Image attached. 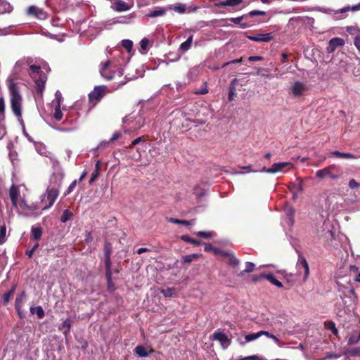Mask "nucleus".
I'll list each match as a JSON object with an SVG mask.
<instances>
[{
    "label": "nucleus",
    "mask_w": 360,
    "mask_h": 360,
    "mask_svg": "<svg viewBox=\"0 0 360 360\" xmlns=\"http://www.w3.org/2000/svg\"><path fill=\"white\" fill-rule=\"evenodd\" d=\"M7 85L10 96V104L11 110L16 117H22V108L23 98L20 94V82L14 81L13 79H7Z\"/></svg>",
    "instance_id": "f257e3e1"
},
{
    "label": "nucleus",
    "mask_w": 360,
    "mask_h": 360,
    "mask_svg": "<svg viewBox=\"0 0 360 360\" xmlns=\"http://www.w3.org/2000/svg\"><path fill=\"white\" fill-rule=\"evenodd\" d=\"M64 174L62 173H55L52 176L51 181L54 180L56 181V186L52 188H48L46 193L41 197L42 203H45V205L42 207V210H47L53 206L56 200L59 195V188L62 185V180Z\"/></svg>",
    "instance_id": "f03ea898"
},
{
    "label": "nucleus",
    "mask_w": 360,
    "mask_h": 360,
    "mask_svg": "<svg viewBox=\"0 0 360 360\" xmlns=\"http://www.w3.org/2000/svg\"><path fill=\"white\" fill-rule=\"evenodd\" d=\"M100 74L106 80H112L122 77L123 69L113 60H108L101 64Z\"/></svg>",
    "instance_id": "7ed1b4c3"
},
{
    "label": "nucleus",
    "mask_w": 360,
    "mask_h": 360,
    "mask_svg": "<svg viewBox=\"0 0 360 360\" xmlns=\"http://www.w3.org/2000/svg\"><path fill=\"white\" fill-rule=\"evenodd\" d=\"M29 75L34 79L37 93L41 95L45 89L47 77L41 70L39 65H30L28 70Z\"/></svg>",
    "instance_id": "20e7f679"
},
{
    "label": "nucleus",
    "mask_w": 360,
    "mask_h": 360,
    "mask_svg": "<svg viewBox=\"0 0 360 360\" xmlns=\"http://www.w3.org/2000/svg\"><path fill=\"white\" fill-rule=\"evenodd\" d=\"M316 177L320 180H322L326 177H329L330 179L335 180L340 178L341 174L338 172V169L335 165H332L316 171Z\"/></svg>",
    "instance_id": "39448f33"
},
{
    "label": "nucleus",
    "mask_w": 360,
    "mask_h": 360,
    "mask_svg": "<svg viewBox=\"0 0 360 360\" xmlns=\"http://www.w3.org/2000/svg\"><path fill=\"white\" fill-rule=\"evenodd\" d=\"M109 92L108 89L105 85L96 86L94 90L91 91L89 95V101L91 103L96 104L98 103Z\"/></svg>",
    "instance_id": "423d86ee"
},
{
    "label": "nucleus",
    "mask_w": 360,
    "mask_h": 360,
    "mask_svg": "<svg viewBox=\"0 0 360 360\" xmlns=\"http://www.w3.org/2000/svg\"><path fill=\"white\" fill-rule=\"evenodd\" d=\"M212 340H217L219 342L221 347L226 349L231 344V340L220 330H216L210 338Z\"/></svg>",
    "instance_id": "0eeeda50"
},
{
    "label": "nucleus",
    "mask_w": 360,
    "mask_h": 360,
    "mask_svg": "<svg viewBox=\"0 0 360 360\" xmlns=\"http://www.w3.org/2000/svg\"><path fill=\"white\" fill-rule=\"evenodd\" d=\"M291 165L292 164L288 162L274 163L270 168L263 167L262 169L259 170V172H265L269 174H274L276 172H282L286 167H291Z\"/></svg>",
    "instance_id": "6e6552de"
},
{
    "label": "nucleus",
    "mask_w": 360,
    "mask_h": 360,
    "mask_svg": "<svg viewBox=\"0 0 360 360\" xmlns=\"http://www.w3.org/2000/svg\"><path fill=\"white\" fill-rule=\"evenodd\" d=\"M247 37L254 41L257 42H269L274 39V36L272 33H266V34H257L256 35H248Z\"/></svg>",
    "instance_id": "1a4fd4ad"
},
{
    "label": "nucleus",
    "mask_w": 360,
    "mask_h": 360,
    "mask_svg": "<svg viewBox=\"0 0 360 360\" xmlns=\"http://www.w3.org/2000/svg\"><path fill=\"white\" fill-rule=\"evenodd\" d=\"M344 44L345 41L343 39L339 37L333 38L328 42V45L326 48L327 53H332L338 47L342 46Z\"/></svg>",
    "instance_id": "9d476101"
},
{
    "label": "nucleus",
    "mask_w": 360,
    "mask_h": 360,
    "mask_svg": "<svg viewBox=\"0 0 360 360\" xmlns=\"http://www.w3.org/2000/svg\"><path fill=\"white\" fill-rule=\"evenodd\" d=\"M26 13L27 15L34 16L38 19H43L45 18V13L42 9L37 8L36 6H30L27 8Z\"/></svg>",
    "instance_id": "9b49d317"
},
{
    "label": "nucleus",
    "mask_w": 360,
    "mask_h": 360,
    "mask_svg": "<svg viewBox=\"0 0 360 360\" xmlns=\"http://www.w3.org/2000/svg\"><path fill=\"white\" fill-rule=\"evenodd\" d=\"M9 195L12 205L14 207H17L18 199L20 196L19 188L16 186H11L9 189Z\"/></svg>",
    "instance_id": "f8f14e48"
},
{
    "label": "nucleus",
    "mask_w": 360,
    "mask_h": 360,
    "mask_svg": "<svg viewBox=\"0 0 360 360\" xmlns=\"http://www.w3.org/2000/svg\"><path fill=\"white\" fill-rule=\"evenodd\" d=\"M131 6L123 0H115L113 3V9L117 12H123L129 11Z\"/></svg>",
    "instance_id": "ddd939ff"
},
{
    "label": "nucleus",
    "mask_w": 360,
    "mask_h": 360,
    "mask_svg": "<svg viewBox=\"0 0 360 360\" xmlns=\"http://www.w3.org/2000/svg\"><path fill=\"white\" fill-rule=\"evenodd\" d=\"M307 91L306 85L300 82H295L292 86V91L295 96H300Z\"/></svg>",
    "instance_id": "4468645a"
},
{
    "label": "nucleus",
    "mask_w": 360,
    "mask_h": 360,
    "mask_svg": "<svg viewBox=\"0 0 360 360\" xmlns=\"http://www.w3.org/2000/svg\"><path fill=\"white\" fill-rule=\"evenodd\" d=\"M243 0H224L215 4L217 7L231 6L234 7L240 5Z\"/></svg>",
    "instance_id": "2eb2a0df"
},
{
    "label": "nucleus",
    "mask_w": 360,
    "mask_h": 360,
    "mask_svg": "<svg viewBox=\"0 0 360 360\" xmlns=\"http://www.w3.org/2000/svg\"><path fill=\"white\" fill-rule=\"evenodd\" d=\"M298 266H302L304 270V281H306L309 275V267L306 259L304 257H300L298 259Z\"/></svg>",
    "instance_id": "dca6fc26"
},
{
    "label": "nucleus",
    "mask_w": 360,
    "mask_h": 360,
    "mask_svg": "<svg viewBox=\"0 0 360 360\" xmlns=\"http://www.w3.org/2000/svg\"><path fill=\"white\" fill-rule=\"evenodd\" d=\"M43 231L40 226H32L31 229V238L35 241H39L42 236Z\"/></svg>",
    "instance_id": "f3484780"
},
{
    "label": "nucleus",
    "mask_w": 360,
    "mask_h": 360,
    "mask_svg": "<svg viewBox=\"0 0 360 360\" xmlns=\"http://www.w3.org/2000/svg\"><path fill=\"white\" fill-rule=\"evenodd\" d=\"M220 255L229 257V264L231 266H236L239 264V260L232 253L221 251Z\"/></svg>",
    "instance_id": "a211bd4d"
},
{
    "label": "nucleus",
    "mask_w": 360,
    "mask_h": 360,
    "mask_svg": "<svg viewBox=\"0 0 360 360\" xmlns=\"http://www.w3.org/2000/svg\"><path fill=\"white\" fill-rule=\"evenodd\" d=\"M331 155L338 158H346V159H356L357 158L350 153H341L338 150H334L331 153Z\"/></svg>",
    "instance_id": "6ab92c4d"
},
{
    "label": "nucleus",
    "mask_w": 360,
    "mask_h": 360,
    "mask_svg": "<svg viewBox=\"0 0 360 360\" xmlns=\"http://www.w3.org/2000/svg\"><path fill=\"white\" fill-rule=\"evenodd\" d=\"M193 36L190 35L184 42L181 44L179 49L181 51H182L183 52L187 51L188 49H190V48L191 47L192 42H193Z\"/></svg>",
    "instance_id": "aec40b11"
},
{
    "label": "nucleus",
    "mask_w": 360,
    "mask_h": 360,
    "mask_svg": "<svg viewBox=\"0 0 360 360\" xmlns=\"http://www.w3.org/2000/svg\"><path fill=\"white\" fill-rule=\"evenodd\" d=\"M30 310L32 314H36L38 319H42L45 316L44 311L42 307H41V306L31 307Z\"/></svg>",
    "instance_id": "412c9836"
},
{
    "label": "nucleus",
    "mask_w": 360,
    "mask_h": 360,
    "mask_svg": "<svg viewBox=\"0 0 360 360\" xmlns=\"http://www.w3.org/2000/svg\"><path fill=\"white\" fill-rule=\"evenodd\" d=\"M73 213L69 209H66L63 211L61 217L60 221L63 223H65L68 221H70L73 219Z\"/></svg>",
    "instance_id": "4be33fe9"
},
{
    "label": "nucleus",
    "mask_w": 360,
    "mask_h": 360,
    "mask_svg": "<svg viewBox=\"0 0 360 360\" xmlns=\"http://www.w3.org/2000/svg\"><path fill=\"white\" fill-rule=\"evenodd\" d=\"M244 17H245V15L239 16L237 18H231L229 19V20L235 24H238L240 25V27H241V28H246V27H250V24L248 22H242L241 23V21L243 20Z\"/></svg>",
    "instance_id": "5701e85b"
},
{
    "label": "nucleus",
    "mask_w": 360,
    "mask_h": 360,
    "mask_svg": "<svg viewBox=\"0 0 360 360\" xmlns=\"http://www.w3.org/2000/svg\"><path fill=\"white\" fill-rule=\"evenodd\" d=\"M181 240L184 241V242L191 243V244H192L193 245H195V246H198V245H202L203 243L202 241L195 240L194 238H191L188 235H182L181 236Z\"/></svg>",
    "instance_id": "b1692460"
},
{
    "label": "nucleus",
    "mask_w": 360,
    "mask_h": 360,
    "mask_svg": "<svg viewBox=\"0 0 360 360\" xmlns=\"http://www.w3.org/2000/svg\"><path fill=\"white\" fill-rule=\"evenodd\" d=\"M134 352L140 357H146L149 354L146 348L143 345L136 346L134 349Z\"/></svg>",
    "instance_id": "393cba45"
},
{
    "label": "nucleus",
    "mask_w": 360,
    "mask_h": 360,
    "mask_svg": "<svg viewBox=\"0 0 360 360\" xmlns=\"http://www.w3.org/2000/svg\"><path fill=\"white\" fill-rule=\"evenodd\" d=\"M236 82V79H234L231 84H230V86H229V101H231L233 100V98L234 96H236V87H235V82Z\"/></svg>",
    "instance_id": "a878e982"
},
{
    "label": "nucleus",
    "mask_w": 360,
    "mask_h": 360,
    "mask_svg": "<svg viewBox=\"0 0 360 360\" xmlns=\"http://www.w3.org/2000/svg\"><path fill=\"white\" fill-rule=\"evenodd\" d=\"M200 256H201V255L195 254V253H193V254H191V255H186V256H183L182 257V262L184 263H190V262H193L195 259H198V258H200Z\"/></svg>",
    "instance_id": "bb28decb"
},
{
    "label": "nucleus",
    "mask_w": 360,
    "mask_h": 360,
    "mask_svg": "<svg viewBox=\"0 0 360 360\" xmlns=\"http://www.w3.org/2000/svg\"><path fill=\"white\" fill-rule=\"evenodd\" d=\"M107 279V289L109 292H113L115 290V284L112 281V274L105 275Z\"/></svg>",
    "instance_id": "cd10ccee"
},
{
    "label": "nucleus",
    "mask_w": 360,
    "mask_h": 360,
    "mask_svg": "<svg viewBox=\"0 0 360 360\" xmlns=\"http://www.w3.org/2000/svg\"><path fill=\"white\" fill-rule=\"evenodd\" d=\"M359 9H360V3L357 5L353 6L344 7V8H341L340 10L336 11V13H346L349 11H356Z\"/></svg>",
    "instance_id": "c85d7f7f"
},
{
    "label": "nucleus",
    "mask_w": 360,
    "mask_h": 360,
    "mask_svg": "<svg viewBox=\"0 0 360 360\" xmlns=\"http://www.w3.org/2000/svg\"><path fill=\"white\" fill-rule=\"evenodd\" d=\"M326 328L330 330L332 332V333L335 335H337L338 333V330L335 326V323L332 321H330L328 322H326Z\"/></svg>",
    "instance_id": "c756f323"
},
{
    "label": "nucleus",
    "mask_w": 360,
    "mask_h": 360,
    "mask_svg": "<svg viewBox=\"0 0 360 360\" xmlns=\"http://www.w3.org/2000/svg\"><path fill=\"white\" fill-rule=\"evenodd\" d=\"M62 327L65 328V330L63 332L64 335H66L70 333L71 327H72V321L70 319H66L62 323Z\"/></svg>",
    "instance_id": "7c9ffc66"
},
{
    "label": "nucleus",
    "mask_w": 360,
    "mask_h": 360,
    "mask_svg": "<svg viewBox=\"0 0 360 360\" xmlns=\"http://www.w3.org/2000/svg\"><path fill=\"white\" fill-rule=\"evenodd\" d=\"M63 114L61 111L60 107L59 105H56L55 110H54V113L53 115V118L56 121H60L63 118Z\"/></svg>",
    "instance_id": "2f4dec72"
},
{
    "label": "nucleus",
    "mask_w": 360,
    "mask_h": 360,
    "mask_svg": "<svg viewBox=\"0 0 360 360\" xmlns=\"http://www.w3.org/2000/svg\"><path fill=\"white\" fill-rule=\"evenodd\" d=\"M167 221L171 223H173V224L184 225V226H188L191 224L190 221L178 219H175V218H169V219H167Z\"/></svg>",
    "instance_id": "473e14b6"
},
{
    "label": "nucleus",
    "mask_w": 360,
    "mask_h": 360,
    "mask_svg": "<svg viewBox=\"0 0 360 360\" xmlns=\"http://www.w3.org/2000/svg\"><path fill=\"white\" fill-rule=\"evenodd\" d=\"M122 46L127 51L128 53H130L133 48V42L129 39H124L121 42Z\"/></svg>",
    "instance_id": "72a5a7b5"
},
{
    "label": "nucleus",
    "mask_w": 360,
    "mask_h": 360,
    "mask_svg": "<svg viewBox=\"0 0 360 360\" xmlns=\"http://www.w3.org/2000/svg\"><path fill=\"white\" fill-rule=\"evenodd\" d=\"M175 289L174 288H167L166 289H163L160 291V292L165 297H172L175 293Z\"/></svg>",
    "instance_id": "f704fd0d"
},
{
    "label": "nucleus",
    "mask_w": 360,
    "mask_h": 360,
    "mask_svg": "<svg viewBox=\"0 0 360 360\" xmlns=\"http://www.w3.org/2000/svg\"><path fill=\"white\" fill-rule=\"evenodd\" d=\"M261 337V331L256 333H250L245 336V342L253 341Z\"/></svg>",
    "instance_id": "c9c22d12"
},
{
    "label": "nucleus",
    "mask_w": 360,
    "mask_h": 360,
    "mask_svg": "<svg viewBox=\"0 0 360 360\" xmlns=\"http://www.w3.org/2000/svg\"><path fill=\"white\" fill-rule=\"evenodd\" d=\"M195 235L201 238L208 239L213 236V233L210 231H198Z\"/></svg>",
    "instance_id": "e433bc0d"
},
{
    "label": "nucleus",
    "mask_w": 360,
    "mask_h": 360,
    "mask_svg": "<svg viewBox=\"0 0 360 360\" xmlns=\"http://www.w3.org/2000/svg\"><path fill=\"white\" fill-rule=\"evenodd\" d=\"M202 244H204V243ZM204 251L206 252L213 251L215 254H219V255H220V252H221L218 248L213 247L212 245V244H210V243H205Z\"/></svg>",
    "instance_id": "4c0bfd02"
},
{
    "label": "nucleus",
    "mask_w": 360,
    "mask_h": 360,
    "mask_svg": "<svg viewBox=\"0 0 360 360\" xmlns=\"http://www.w3.org/2000/svg\"><path fill=\"white\" fill-rule=\"evenodd\" d=\"M112 253V246L110 243H105L104 245V257L110 258Z\"/></svg>",
    "instance_id": "58836bf2"
},
{
    "label": "nucleus",
    "mask_w": 360,
    "mask_h": 360,
    "mask_svg": "<svg viewBox=\"0 0 360 360\" xmlns=\"http://www.w3.org/2000/svg\"><path fill=\"white\" fill-rule=\"evenodd\" d=\"M262 335H265L267 338L272 339L277 345H280V340H278V338L274 335L270 333L269 332L261 330V336Z\"/></svg>",
    "instance_id": "ea45409f"
},
{
    "label": "nucleus",
    "mask_w": 360,
    "mask_h": 360,
    "mask_svg": "<svg viewBox=\"0 0 360 360\" xmlns=\"http://www.w3.org/2000/svg\"><path fill=\"white\" fill-rule=\"evenodd\" d=\"M6 227L5 225H2L0 226V245H2L6 241Z\"/></svg>",
    "instance_id": "a19ab883"
},
{
    "label": "nucleus",
    "mask_w": 360,
    "mask_h": 360,
    "mask_svg": "<svg viewBox=\"0 0 360 360\" xmlns=\"http://www.w3.org/2000/svg\"><path fill=\"white\" fill-rule=\"evenodd\" d=\"M255 264H253L252 262H247L245 263V270H243L240 274L242 275L243 273H251L253 271L254 269H255Z\"/></svg>",
    "instance_id": "79ce46f5"
},
{
    "label": "nucleus",
    "mask_w": 360,
    "mask_h": 360,
    "mask_svg": "<svg viewBox=\"0 0 360 360\" xmlns=\"http://www.w3.org/2000/svg\"><path fill=\"white\" fill-rule=\"evenodd\" d=\"M165 11L163 9H159V10H155L153 11H150L147 15L148 17L154 18L158 16H161L163 14H165Z\"/></svg>",
    "instance_id": "37998d69"
},
{
    "label": "nucleus",
    "mask_w": 360,
    "mask_h": 360,
    "mask_svg": "<svg viewBox=\"0 0 360 360\" xmlns=\"http://www.w3.org/2000/svg\"><path fill=\"white\" fill-rule=\"evenodd\" d=\"M25 291H22V293L16 297L15 301V308H21L22 298L25 296Z\"/></svg>",
    "instance_id": "c03bdc74"
},
{
    "label": "nucleus",
    "mask_w": 360,
    "mask_h": 360,
    "mask_svg": "<svg viewBox=\"0 0 360 360\" xmlns=\"http://www.w3.org/2000/svg\"><path fill=\"white\" fill-rule=\"evenodd\" d=\"M77 180H74L71 184L70 185L68 186V189L66 190V191L64 193V196H67L70 193H71L74 189L75 188L76 186H77Z\"/></svg>",
    "instance_id": "a18cd8bd"
},
{
    "label": "nucleus",
    "mask_w": 360,
    "mask_h": 360,
    "mask_svg": "<svg viewBox=\"0 0 360 360\" xmlns=\"http://www.w3.org/2000/svg\"><path fill=\"white\" fill-rule=\"evenodd\" d=\"M11 292H5L4 294H3L2 297H1V303L4 304V305H7L8 303L10 302L11 300Z\"/></svg>",
    "instance_id": "49530a36"
},
{
    "label": "nucleus",
    "mask_w": 360,
    "mask_h": 360,
    "mask_svg": "<svg viewBox=\"0 0 360 360\" xmlns=\"http://www.w3.org/2000/svg\"><path fill=\"white\" fill-rule=\"evenodd\" d=\"M262 276H263L264 278L269 281L273 285H274L277 280L276 278L272 274H262Z\"/></svg>",
    "instance_id": "de8ad7c7"
},
{
    "label": "nucleus",
    "mask_w": 360,
    "mask_h": 360,
    "mask_svg": "<svg viewBox=\"0 0 360 360\" xmlns=\"http://www.w3.org/2000/svg\"><path fill=\"white\" fill-rule=\"evenodd\" d=\"M105 275L112 274L110 258H105Z\"/></svg>",
    "instance_id": "09e8293b"
},
{
    "label": "nucleus",
    "mask_w": 360,
    "mask_h": 360,
    "mask_svg": "<svg viewBox=\"0 0 360 360\" xmlns=\"http://www.w3.org/2000/svg\"><path fill=\"white\" fill-rule=\"evenodd\" d=\"M266 13L265 11H258V10H253L249 12L247 15L250 17H254L255 15H265Z\"/></svg>",
    "instance_id": "8fccbe9b"
},
{
    "label": "nucleus",
    "mask_w": 360,
    "mask_h": 360,
    "mask_svg": "<svg viewBox=\"0 0 360 360\" xmlns=\"http://www.w3.org/2000/svg\"><path fill=\"white\" fill-rule=\"evenodd\" d=\"M27 67H28V65L26 63H23L18 64V60L15 65V71L20 72L22 71L23 69L26 68Z\"/></svg>",
    "instance_id": "3c124183"
},
{
    "label": "nucleus",
    "mask_w": 360,
    "mask_h": 360,
    "mask_svg": "<svg viewBox=\"0 0 360 360\" xmlns=\"http://www.w3.org/2000/svg\"><path fill=\"white\" fill-rule=\"evenodd\" d=\"M360 340V335H358L357 336L352 335L348 340L349 345H355L359 342Z\"/></svg>",
    "instance_id": "603ef678"
},
{
    "label": "nucleus",
    "mask_w": 360,
    "mask_h": 360,
    "mask_svg": "<svg viewBox=\"0 0 360 360\" xmlns=\"http://www.w3.org/2000/svg\"><path fill=\"white\" fill-rule=\"evenodd\" d=\"M349 187L351 189H356L360 187V184L356 181L355 179H352L349 181Z\"/></svg>",
    "instance_id": "864d4df0"
},
{
    "label": "nucleus",
    "mask_w": 360,
    "mask_h": 360,
    "mask_svg": "<svg viewBox=\"0 0 360 360\" xmlns=\"http://www.w3.org/2000/svg\"><path fill=\"white\" fill-rule=\"evenodd\" d=\"M5 114V101L4 98L1 96L0 98V115L4 116Z\"/></svg>",
    "instance_id": "5fc2aeb1"
},
{
    "label": "nucleus",
    "mask_w": 360,
    "mask_h": 360,
    "mask_svg": "<svg viewBox=\"0 0 360 360\" xmlns=\"http://www.w3.org/2000/svg\"><path fill=\"white\" fill-rule=\"evenodd\" d=\"M349 354L352 356H360V347H355L349 351Z\"/></svg>",
    "instance_id": "6e6d98bb"
},
{
    "label": "nucleus",
    "mask_w": 360,
    "mask_h": 360,
    "mask_svg": "<svg viewBox=\"0 0 360 360\" xmlns=\"http://www.w3.org/2000/svg\"><path fill=\"white\" fill-rule=\"evenodd\" d=\"M347 31L351 34H360V30L354 27H348Z\"/></svg>",
    "instance_id": "4d7b16f0"
},
{
    "label": "nucleus",
    "mask_w": 360,
    "mask_h": 360,
    "mask_svg": "<svg viewBox=\"0 0 360 360\" xmlns=\"http://www.w3.org/2000/svg\"><path fill=\"white\" fill-rule=\"evenodd\" d=\"M32 62H33L32 58L27 57V58H22L21 60H19L18 64L24 63H26L30 67V65H32Z\"/></svg>",
    "instance_id": "13d9d810"
},
{
    "label": "nucleus",
    "mask_w": 360,
    "mask_h": 360,
    "mask_svg": "<svg viewBox=\"0 0 360 360\" xmlns=\"http://www.w3.org/2000/svg\"><path fill=\"white\" fill-rule=\"evenodd\" d=\"M146 141V139L145 137L143 136H140V137H138L136 139H135L132 142H131V146H129L130 148H131L132 146H134L137 144H139V143L142 142V141Z\"/></svg>",
    "instance_id": "bf43d9fd"
},
{
    "label": "nucleus",
    "mask_w": 360,
    "mask_h": 360,
    "mask_svg": "<svg viewBox=\"0 0 360 360\" xmlns=\"http://www.w3.org/2000/svg\"><path fill=\"white\" fill-rule=\"evenodd\" d=\"M148 43H149V40L147 39L146 38H143L140 42V46H141V49H143L144 51L146 50Z\"/></svg>",
    "instance_id": "052dcab7"
},
{
    "label": "nucleus",
    "mask_w": 360,
    "mask_h": 360,
    "mask_svg": "<svg viewBox=\"0 0 360 360\" xmlns=\"http://www.w3.org/2000/svg\"><path fill=\"white\" fill-rule=\"evenodd\" d=\"M354 44L358 51L360 52V34H357L355 36L354 39Z\"/></svg>",
    "instance_id": "680f3d73"
},
{
    "label": "nucleus",
    "mask_w": 360,
    "mask_h": 360,
    "mask_svg": "<svg viewBox=\"0 0 360 360\" xmlns=\"http://www.w3.org/2000/svg\"><path fill=\"white\" fill-rule=\"evenodd\" d=\"M56 100L57 101L56 105H59L60 107H61V104L63 103V98L60 93L58 91H57L56 94Z\"/></svg>",
    "instance_id": "e2e57ef3"
},
{
    "label": "nucleus",
    "mask_w": 360,
    "mask_h": 360,
    "mask_svg": "<svg viewBox=\"0 0 360 360\" xmlns=\"http://www.w3.org/2000/svg\"><path fill=\"white\" fill-rule=\"evenodd\" d=\"M100 173L97 171H94L92 174H91V176L89 179V184H93L96 180V179L98 177Z\"/></svg>",
    "instance_id": "0e129e2a"
},
{
    "label": "nucleus",
    "mask_w": 360,
    "mask_h": 360,
    "mask_svg": "<svg viewBox=\"0 0 360 360\" xmlns=\"http://www.w3.org/2000/svg\"><path fill=\"white\" fill-rule=\"evenodd\" d=\"M84 240L87 244L91 243L93 241V236L90 232H86Z\"/></svg>",
    "instance_id": "69168bd1"
},
{
    "label": "nucleus",
    "mask_w": 360,
    "mask_h": 360,
    "mask_svg": "<svg viewBox=\"0 0 360 360\" xmlns=\"http://www.w3.org/2000/svg\"><path fill=\"white\" fill-rule=\"evenodd\" d=\"M120 136H121V133H120V132H119V131H115V132L112 134V137L110 139V141H110V142H113V141H115L117 140Z\"/></svg>",
    "instance_id": "338daca9"
},
{
    "label": "nucleus",
    "mask_w": 360,
    "mask_h": 360,
    "mask_svg": "<svg viewBox=\"0 0 360 360\" xmlns=\"http://www.w3.org/2000/svg\"><path fill=\"white\" fill-rule=\"evenodd\" d=\"M174 11L180 13H183L185 12L186 9H185V7L184 6H176L174 8Z\"/></svg>",
    "instance_id": "774afa93"
}]
</instances>
